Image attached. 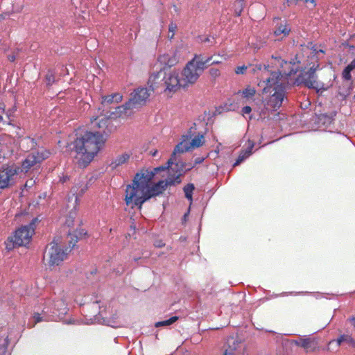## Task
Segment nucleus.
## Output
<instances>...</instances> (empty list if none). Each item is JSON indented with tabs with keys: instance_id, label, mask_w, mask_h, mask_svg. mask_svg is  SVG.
Here are the masks:
<instances>
[{
	"instance_id": "1",
	"label": "nucleus",
	"mask_w": 355,
	"mask_h": 355,
	"mask_svg": "<svg viewBox=\"0 0 355 355\" xmlns=\"http://www.w3.org/2000/svg\"><path fill=\"white\" fill-rule=\"evenodd\" d=\"M155 173L148 171L137 173L131 184L125 189V202L132 208L137 207L141 209L143 204L150 199L162 194L168 186L181 182L180 175L175 177H168L166 180H159L150 187V183Z\"/></svg>"
},
{
	"instance_id": "2",
	"label": "nucleus",
	"mask_w": 355,
	"mask_h": 355,
	"mask_svg": "<svg viewBox=\"0 0 355 355\" xmlns=\"http://www.w3.org/2000/svg\"><path fill=\"white\" fill-rule=\"evenodd\" d=\"M269 64H257L252 68V72H261V78L265 86L263 93L268 95L266 105L273 110H277L282 105L286 97L285 87L280 82L282 75L279 71H271Z\"/></svg>"
},
{
	"instance_id": "3",
	"label": "nucleus",
	"mask_w": 355,
	"mask_h": 355,
	"mask_svg": "<svg viewBox=\"0 0 355 355\" xmlns=\"http://www.w3.org/2000/svg\"><path fill=\"white\" fill-rule=\"evenodd\" d=\"M106 139L101 133L87 131L73 142V150L80 155L77 164L80 168L86 167L104 146Z\"/></svg>"
},
{
	"instance_id": "4",
	"label": "nucleus",
	"mask_w": 355,
	"mask_h": 355,
	"mask_svg": "<svg viewBox=\"0 0 355 355\" xmlns=\"http://www.w3.org/2000/svg\"><path fill=\"white\" fill-rule=\"evenodd\" d=\"M33 221L28 225H24L17 230L13 236H10L5 242L6 248L8 250H11L17 246H24L28 245L35 232V221Z\"/></svg>"
},
{
	"instance_id": "5",
	"label": "nucleus",
	"mask_w": 355,
	"mask_h": 355,
	"mask_svg": "<svg viewBox=\"0 0 355 355\" xmlns=\"http://www.w3.org/2000/svg\"><path fill=\"white\" fill-rule=\"evenodd\" d=\"M67 248L63 249L55 241H52L46 247L44 260L46 261L50 268L59 266L67 258Z\"/></svg>"
},
{
	"instance_id": "6",
	"label": "nucleus",
	"mask_w": 355,
	"mask_h": 355,
	"mask_svg": "<svg viewBox=\"0 0 355 355\" xmlns=\"http://www.w3.org/2000/svg\"><path fill=\"white\" fill-rule=\"evenodd\" d=\"M320 64L317 62L313 64L306 71H302L300 73L297 78V81L300 84H303L305 87L311 89H320L321 83L317 80L315 71L319 69Z\"/></svg>"
},
{
	"instance_id": "7",
	"label": "nucleus",
	"mask_w": 355,
	"mask_h": 355,
	"mask_svg": "<svg viewBox=\"0 0 355 355\" xmlns=\"http://www.w3.org/2000/svg\"><path fill=\"white\" fill-rule=\"evenodd\" d=\"M50 155V151L44 148H41L37 152L30 153L22 162L21 166V168L19 167V172L27 173L33 166L40 164L47 159Z\"/></svg>"
},
{
	"instance_id": "8",
	"label": "nucleus",
	"mask_w": 355,
	"mask_h": 355,
	"mask_svg": "<svg viewBox=\"0 0 355 355\" xmlns=\"http://www.w3.org/2000/svg\"><path fill=\"white\" fill-rule=\"evenodd\" d=\"M19 173V167L12 165H3L0 168V189L10 187L15 183V179Z\"/></svg>"
},
{
	"instance_id": "9",
	"label": "nucleus",
	"mask_w": 355,
	"mask_h": 355,
	"mask_svg": "<svg viewBox=\"0 0 355 355\" xmlns=\"http://www.w3.org/2000/svg\"><path fill=\"white\" fill-rule=\"evenodd\" d=\"M184 137L185 138L175 146L173 152V156H175L177 153H183L193 148H199L205 144L203 135L196 136L191 141L189 140L188 137Z\"/></svg>"
},
{
	"instance_id": "10",
	"label": "nucleus",
	"mask_w": 355,
	"mask_h": 355,
	"mask_svg": "<svg viewBox=\"0 0 355 355\" xmlns=\"http://www.w3.org/2000/svg\"><path fill=\"white\" fill-rule=\"evenodd\" d=\"M195 60L189 61L182 71V85L187 87L189 84L195 83L200 77V72L195 68Z\"/></svg>"
},
{
	"instance_id": "11",
	"label": "nucleus",
	"mask_w": 355,
	"mask_h": 355,
	"mask_svg": "<svg viewBox=\"0 0 355 355\" xmlns=\"http://www.w3.org/2000/svg\"><path fill=\"white\" fill-rule=\"evenodd\" d=\"M182 79L179 78L178 73L175 71L164 75V91L175 92L178 89L182 87Z\"/></svg>"
},
{
	"instance_id": "12",
	"label": "nucleus",
	"mask_w": 355,
	"mask_h": 355,
	"mask_svg": "<svg viewBox=\"0 0 355 355\" xmlns=\"http://www.w3.org/2000/svg\"><path fill=\"white\" fill-rule=\"evenodd\" d=\"M131 95L132 97L129 99V104L137 109L146 104L150 93L147 88L141 87L135 89Z\"/></svg>"
},
{
	"instance_id": "13",
	"label": "nucleus",
	"mask_w": 355,
	"mask_h": 355,
	"mask_svg": "<svg viewBox=\"0 0 355 355\" xmlns=\"http://www.w3.org/2000/svg\"><path fill=\"white\" fill-rule=\"evenodd\" d=\"M88 188V182L86 178L80 177L71 189V192L76 196V201L86 192Z\"/></svg>"
},
{
	"instance_id": "14",
	"label": "nucleus",
	"mask_w": 355,
	"mask_h": 355,
	"mask_svg": "<svg viewBox=\"0 0 355 355\" xmlns=\"http://www.w3.org/2000/svg\"><path fill=\"white\" fill-rule=\"evenodd\" d=\"M110 122L109 117H103L98 119V117L95 118L92 121V123L94 128H98L99 131H96L95 133H101L103 137L104 135L107 136L111 130L108 128V125Z\"/></svg>"
},
{
	"instance_id": "15",
	"label": "nucleus",
	"mask_w": 355,
	"mask_h": 355,
	"mask_svg": "<svg viewBox=\"0 0 355 355\" xmlns=\"http://www.w3.org/2000/svg\"><path fill=\"white\" fill-rule=\"evenodd\" d=\"M135 108L131 104H129V101L122 105L118 106L115 108V111L110 113V116L114 118H126L132 114V110Z\"/></svg>"
},
{
	"instance_id": "16",
	"label": "nucleus",
	"mask_w": 355,
	"mask_h": 355,
	"mask_svg": "<svg viewBox=\"0 0 355 355\" xmlns=\"http://www.w3.org/2000/svg\"><path fill=\"white\" fill-rule=\"evenodd\" d=\"M296 344L302 347L306 352H313L318 348V342L316 338H304L296 341Z\"/></svg>"
},
{
	"instance_id": "17",
	"label": "nucleus",
	"mask_w": 355,
	"mask_h": 355,
	"mask_svg": "<svg viewBox=\"0 0 355 355\" xmlns=\"http://www.w3.org/2000/svg\"><path fill=\"white\" fill-rule=\"evenodd\" d=\"M159 64L162 66L163 69L171 68L176 65L178 62V58L175 54H163L158 57L157 59Z\"/></svg>"
},
{
	"instance_id": "18",
	"label": "nucleus",
	"mask_w": 355,
	"mask_h": 355,
	"mask_svg": "<svg viewBox=\"0 0 355 355\" xmlns=\"http://www.w3.org/2000/svg\"><path fill=\"white\" fill-rule=\"evenodd\" d=\"M163 83L164 74L162 70L157 73L152 74L148 82L149 87L151 88V91H154L158 88L164 87Z\"/></svg>"
},
{
	"instance_id": "19",
	"label": "nucleus",
	"mask_w": 355,
	"mask_h": 355,
	"mask_svg": "<svg viewBox=\"0 0 355 355\" xmlns=\"http://www.w3.org/2000/svg\"><path fill=\"white\" fill-rule=\"evenodd\" d=\"M254 146V142L253 141L248 140L247 148L241 152L237 159L236 160L235 163L234 164V166H236L240 164L243 160H245L250 155H251Z\"/></svg>"
},
{
	"instance_id": "20",
	"label": "nucleus",
	"mask_w": 355,
	"mask_h": 355,
	"mask_svg": "<svg viewBox=\"0 0 355 355\" xmlns=\"http://www.w3.org/2000/svg\"><path fill=\"white\" fill-rule=\"evenodd\" d=\"M130 154L128 153H124L121 155H118L110 163L112 168L115 169L117 167L127 163L130 157Z\"/></svg>"
},
{
	"instance_id": "21",
	"label": "nucleus",
	"mask_w": 355,
	"mask_h": 355,
	"mask_svg": "<svg viewBox=\"0 0 355 355\" xmlns=\"http://www.w3.org/2000/svg\"><path fill=\"white\" fill-rule=\"evenodd\" d=\"M123 100V96L119 93H114L111 95H107L102 97L101 104L105 106L111 104L114 102L119 103Z\"/></svg>"
},
{
	"instance_id": "22",
	"label": "nucleus",
	"mask_w": 355,
	"mask_h": 355,
	"mask_svg": "<svg viewBox=\"0 0 355 355\" xmlns=\"http://www.w3.org/2000/svg\"><path fill=\"white\" fill-rule=\"evenodd\" d=\"M291 32V28L286 24H280V25L275 30L274 34L278 39H282L288 35Z\"/></svg>"
},
{
	"instance_id": "23",
	"label": "nucleus",
	"mask_w": 355,
	"mask_h": 355,
	"mask_svg": "<svg viewBox=\"0 0 355 355\" xmlns=\"http://www.w3.org/2000/svg\"><path fill=\"white\" fill-rule=\"evenodd\" d=\"M86 234L87 232L83 229H81L79 231L76 230L74 234L69 233L68 235L70 236L71 239L69 241V245H72V247H73L76 243L78 242V239L83 238Z\"/></svg>"
},
{
	"instance_id": "24",
	"label": "nucleus",
	"mask_w": 355,
	"mask_h": 355,
	"mask_svg": "<svg viewBox=\"0 0 355 355\" xmlns=\"http://www.w3.org/2000/svg\"><path fill=\"white\" fill-rule=\"evenodd\" d=\"M238 94H241L242 97L245 98L246 103L248 101L252 99L256 94V89L250 86H248L245 89L239 91Z\"/></svg>"
},
{
	"instance_id": "25",
	"label": "nucleus",
	"mask_w": 355,
	"mask_h": 355,
	"mask_svg": "<svg viewBox=\"0 0 355 355\" xmlns=\"http://www.w3.org/2000/svg\"><path fill=\"white\" fill-rule=\"evenodd\" d=\"M191 60H195V68L198 69V71L200 72V74L207 68L201 55H196Z\"/></svg>"
},
{
	"instance_id": "26",
	"label": "nucleus",
	"mask_w": 355,
	"mask_h": 355,
	"mask_svg": "<svg viewBox=\"0 0 355 355\" xmlns=\"http://www.w3.org/2000/svg\"><path fill=\"white\" fill-rule=\"evenodd\" d=\"M336 343L338 345H340L342 343H345L349 346L355 347V340L354 339L349 335H341L337 340Z\"/></svg>"
},
{
	"instance_id": "27",
	"label": "nucleus",
	"mask_w": 355,
	"mask_h": 355,
	"mask_svg": "<svg viewBox=\"0 0 355 355\" xmlns=\"http://www.w3.org/2000/svg\"><path fill=\"white\" fill-rule=\"evenodd\" d=\"M355 69V60L354 59L343 70V78L345 80L352 79L351 71Z\"/></svg>"
},
{
	"instance_id": "28",
	"label": "nucleus",
	"mask_w": 355,
	"mask_h": 355,
	"mask_svg": "<svg viewBox=\"0 0 355 355\" xmlns=\"http://www.w3.org/2000/svg\"><path fill=\"white\" fill-rule=\"evenodd\" d=\"M6 105L3 102H0V123L3 122V123L10 124V116L11 115V112L10 110H8L6 112V116L8 118V121H3V114H5Z\"/></svg>"
},
{
	"instance_id": "29",
	"label": "nucleus",
	"mask_w": 355,
	"mask_h": 355,
	"mask_svg": "<svg viewBox=\"0 0 355 355\" xmlns=\"http://www.w3.org/2000/svg\"><path fill=\"white\" fill-rule=\"evenodd\" d=\"M194 189H195L194 185L192 183L187 184L184 187V192L185 194V197L188 200H192V194H193V191Z\"/></svg>"
},
{
	"instance_id": "30",
	"label": "nucleus",
	"mask_w": 355,
	"mask_h": 355,
	"mask_svg": "<svg viewBox=\"0 0 355 355\" xmlns=\"http://www.w3.org/2000/svg\"><path fill=\"white\" fill-rule=\"evenodd\" d=\"M179 318L178 316H173L170 318L168 320L157 322L155 324L156 327H162V326H168L176 322Z\"/></svg>"
},
{
	"instance_id": "31",
	"label": "nucleus",
	"mask_w": 355,
	"mask_h": 355,
	"mask_svg": "<svg viewBox=\"0 0 355 355\" xmlns=\"http://www.w3.org/2000/svg\"><path fill=\"white\" fill-rule=\"evenodd\" d=\"M55 81V73L53 71L49 70L45 76V82L48 86L52 85Z\"/></svg>"
},
{
	"instance_id": "32",
	"label": "nucleus",
	"mask_w": 355,
	"mask_h": 355,
	"mask_svg": "<svg viewBox=\"0 0 355 355\" xmlns=\"http://www.w3.org/2000/svg\"><path fill=\"white\" fill-rule=\"evenodd\" d=\"M175 156H173V155L171 156V159H169L167 162V166H159V167L155 168L153 172L155 173V174L158 171L168 169L173 164V160L175 159Z\"/></svg>"
},
{
	"instance_id": "33",
	"label": "nucleus",
	"mask_w": 355,
	"mask_h": 355,
	"mask_svg": "<svg viewBox=\"0 0 355 355\" xmlns=\"http://www.w3.org/2000/svg\"><path fill=\"white\" fill-rule=\"evenodd\" d=\"M234 6H235V13H236V16H240L243 11V8H244L243 2L241 0L236 1Z\"/></svg>"
},
{
	"instance_id": "34",
	"label": "nucleus",
	"mask_w": 355,
	"mask_h": 355,
	"mask_svg": "<svg viewBox=\"0 0 355 355\" xmlns=\"http://www.w3.org/2000/svg\"><path fill=\"white\" fill-rule=\"evenodd\" d=\"M209 75L214 78L216 79V78L219 77L220 76V71L219 69L216 68H211L209 71Z\"/></svg>"
},
{
	"instance_id": "35",
	"label": "nucleus",
	"mask_w": 355,
	"mask_h": 355,
	"mask_svg": "<svg viewBox=\"0 0 355 355\" xmlns=\"http://www.w3.org/2000/svg\"><path fill=\"white\" fill-rule=\"evenodd\" d=\"M177 28H178L177 25L175 23H173V22L170 23V24L168 26V31H169V32H171L172 33L171 35L168 36V37L170 39L173 38L175 32L177 30Z\"/></svg>"
},
{
	"instance_id": "36",
	"label": "nucleus",
	"mask_w": 355,
	"mask_h": 355,
	"mask_svg": "<svg viewBox=\"0 0 355 355\" xmlns=\"http://www.w3.org/2000/svg\"><path fill=\"white\" fill-rule=\"evenodd\" d=\"M248 67L245 65L239 66L236 67L234 71L236 74H243L246 71Z\"/></svg>"
},
{
	"instance_id": "37",
	"label": "nucleus",
	"mask_w": 355,
	"mask_h": 355,
	"mask_svg": "<svg viewBox=\"0 0 355 355\" xmlns=\"http://www.w3.org/2000/svg\"><path fill=\"white\" fill-rule=\"evenodd\" d=\"M24 141H26L27 144H31V148H33L37 146V143L34 140V139H32L31 137H27L24 139Z\"/></svg>"
},
{
	"instance_id": "38",
	"label": "nucleus",
	"mask_w": 355,
	"mask_h": 355,
	"mask_svg": "<svg viewBox=\"0 0 355 355\" xmlns=\"http://www.w3.org/2000/svg\"><path fill=\"white\" fill-rule=\"evenodd\" d=\"M73 216L69 215L67 219H66V221H65V224L68 226V227H71L73 225Z\"/></svg>"
},
{
	"instance_id": "39",
	"label": "nucleus",
	"mask_w": 355,
	"mask_h": 355,
	"mask_svg": "<svg viewBox=\"0 0 355 355\" xmlns=\"http://www.w3.org/2000/svg\"><path fill=\"white\" fill-rule=\"evenodd\" d=\"M252 108L248 105L243 107L241 110L243 114H250Z\"/></svg>"
},
{
	"instance_id": "40",
	"label": "nucleus",
	"mask_w": 355,
	"mask_h": 355,
	"mask_svg": "<svg viewBox=\"0 0 355 355\" xmlns=\"http://www.w3.org/2000/svg\"><path fill=\"white\" fill-rule=\"evenodd\" d=\"M34 319H35V323H37V322H40L42 320V317L40 316V314L38 313H35L34 314V316H33Z\"/></svg>"
},
{
	"instance_id": "41",
	"label": "nucleus",
	"mask_w": 355,
	"mask_h": 355,
	"mask_svg": "<svg viewBox=\"0 0 355 355\" xmlns=\"http://www.w3.org/2000/svg\"><path fill=\"white\" fill-rule=\"evenodd\" d=\"M154 245L156 248H162L165 245V243L162 240H159L157 241Z\"/></svg>"
},
{
	"instance_id": "42",
	"label": "nucleus",
	"mask_w": 355,
	"mask_h": 355,
	"mask_svg": "<svg viewBox=\"0 0 355 355\" xmlns=\"http://www.w3.org/2000/svg\"><path fill=\"white\" fill-rule=\"evenodd\" d=\"M213 60V57L212 56H210L208 58H207L206 60H204V62H205V65L207 67V66H211V62Z\"/></svg>"
},
{
	"instance_id": "43",
	"label": "nucleus",
	"mask_w": 355,
	"mask_h": 355,
	"mask_svg": "<svg viewBox=\"0 0 355 355\" xmlns=\"http://www.w3.org/2000/svg\"><path fill=\"white\" fill-rule=\"evenodd\" d=\"M272 58L279 62V64L281 66H282L283 62H285L283 60H282V58L280 57L272 55Z\"/></svg>"
},
{
	"instance_id": "44",
	"label": "nucleus",
	"mask_w": 355,
	"mask_h": 355,
	"mask_svg": "<svg viewBox=\"0 0 355 355\" xmlns=\"http://www.w3.org/2000/svg\"><path fill=\"white\" fill-rule=\"evenodd\" d=\"M8 60H9V61H10V62H14V61L15 60V59H16V57H15V55L14 54H12V55H9L8 56Z\"/></svg>"
},
{
	"instance_id": "45",
	"label": "nucleus",
	"mask_w": 355,
	"mask_h": 355,
	"mask_svg": "<svg viewBox=\"0 0 355 355\" xmlns=\"http://www.w3.org/2000/svg\"><path fill=\"white\" fill-rule=\"evenodd\" d=\"M220 63H221L220 60H214L211 61V64H212V65H214V64H218Z\"/></svg>"
},
{
	"instance_id": "46",
	"label": "nucleus",
	"mask_w": 355,
	"mask_h": 355,
	"mask_svg": "<svg viewBox=\"0 0 355 355\" xmlns=\"http://www.w3.org/2000/svg\"><path fill=\"white\" fill-rule=\"evenodd\" d=\"M350 322L352 325L355 327V316L350 318Z\"/></svg>"
},
{
	"instance_id": "47",
	"label": "nucleus",
	"mask_w": 355,
	"mask_h": 355,
	"mask_svg": "<svg viewBox=\"0 0 355 355\" xmlns=\"http://www.w3.org/2000/svg\"><path fill=\"white\" fill-rule=\"evenodd\" d=\"M32 184H33V181H32V180H31L30 182H28V181L26 182L25 187H31Z\"/></svg>"
},
{
	"instance_id": "48",
	"label": "nucleus",
	"mask_w": 355,
	"mask_h": 355,
	"mask_svg": "<svg viewBox=\"0 0 355 355\" xmlns=\"http://www.w3.org/2000/svg\"><path fill=\"white\" fill-rule=\"evenodd\" d=\"M223 355H234L233 353L232 352H228L227 350H225V352H224Z\"/></svg>"
},
{
	"instance_id": "49",
	"label": "nucleus",
	"mask_w": 355,
	"mask_h": 355,
	"mask_svg": "<svg viewBox=\"0 0 355 355\" xmlns=\"http://www.w3.org/2000/svg\"><path fill=\"white\" fill-rule=\"evenodd\" d=\"M57 302H58L59 304H61V305H63V306H64V305H65V304H64V301H62V300H59V301H58Z\"/></svg>"
},
{
	"instance_id": "50",
	"label": "nucleus",
	"mask_w": 355,
	"mask_h": 355,
	"mask_svg": "<svg viewBox=\"0 0 355 355\" xmlns=\"http://www.w3.org/2000/svg\"><path fill=\"white\" fill-rule=\"evenodd\" d=\"M187 216H188V213H187V214H185L184 215V220H186V218H187Z\"/></svg>"
},
{
	"instance_id": "51",
	"label": "nucleus",
	"mask_w": 355,
	"mask_h": 355,
	"mask_svg": "<svg viewBox=\"0 0 355 355\" xmlns=\"http://www.w3.org/2000/svg\"><path fill=\"white\" fill-rule=\"evenodd\" d=\"M66 308H64V311L60 312L61 313H65Z\"/></svg>"
},
{
	"instance_id": "52",
	"label": "nucleus",
	"mask_w": 355,
	"mask_h": 355,
	"mask_svg": "<svg viewBox=\"0 0 355 355\" xmlns=\"http://www.w3.org/2000/svg\"><path fill=\"white\" fill-rule=\"evenodd\" d=\"M314 51H315V53H314V55H315V54L318 53V51H316V50H314Z\"/></svg>"
},
{
	"instance_id": "53",
	"label": "nucleus",
	"mask_w": 355,
	"mask_h": 355,
	"mask_svg": "<svg viewBox=\"0 0 355 355\" xmlns=\"http://www.w3.org/2000/svg\"><path fill=\"white\" fill-rule=\"evenodd\" d=\"M157 153V151H155V153H153V155L155 156Z\"/></svg>"
},
{
	"instance_id": "54",
	"label": "nucleus",
	"mask_w": 355,
	"mask_h": 355,
	"mask_svg": "<svg viewBox=\"0 0 355 355\" xmlns=\"http://www.w3.org/2000/svg\"><path fill=\"white\" fill-rule=\"evenodd\" d=\"M334 340L329 341V344L332 343Z\"/></svg>"
},
{
	"instance_id": "55",
	"label": "nucleus",
	"mask_w": 355,
	"mask_h": 355,
	"mask_svg": "<svg viewBox=\"0 0 355 355\" xmlns=\"http://www.w3.org/2000/svg\"><path fill=\"white\" fill-rule=\"evenodd\" d=\"M354 60H355V58H354Z\"/></svg>"
}]
</instances>
